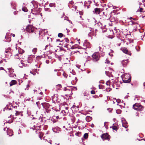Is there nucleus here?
Returning <instances> with one entry per match:
<instances>
[{
  "label": "nucleus",
  "instance_id": "f257e3e1",
  "mask_svg": "<svg viewBox=\"0 0 145 145\" xmlns=\"http://www.w3.org/2000/svg\"><path fill=\"white\" fill-rule=\"evenodd\" d=\"M34 57L33 55H30L28 57V60L25 61L24 60V59L23 57V55L22 54L19 53L14 56V58L16 59H18V61H20L22 64H25V63H27V61L28 63H31L32 62Z\"/></svg>",
  "mask_w": 145,
  "mask_h": 145
},
{
  "label": "nucleus",
  "instance_id": "f03ea898",
  "mask_svg": "<svg viewBox=\"0 0 145 145\" xmlns=\"http://www.w3.org/2000/svg\"><path fill=\"white\" fill-rule=\"evenodd\" d=\"M133 108L135 110L140 111L143 110L144 107L140 104L136 103L133 105Z\"/></svg>",
  "mask_w": 145,
  "mask_h": 145
},
{
  "label": "nucleus",
  "instance_id": "7ed1b4c3",
  "mask_svg": "<svg viewBox=\"0 0 145 145\" xmlns=\"http://www.w3.org/2000/svg\"><path fill=\"white\" fill-rule=\"evenodd\" d=\"M92 57L93 61H98L100 57L99 53L98 52H95L92 55Z\"/></svg>",
  "mask_w": 145,
  "mask_h": 145
},
{
  "label": "nucleus",
  "instance_id": "20e7f679",
  "mask_svg": "<svg viewBox=\"0 0 145 145\" xmlns=\"http://www.w3.org/2000/svg\"><path fill=\"white\" fill-rule=\"evenodd\" d=\"M34 27L32 25H29L26 27L25 30L27 32L30 33L34 32Z\"/></svg>",
  "mask_w": 145,
  "mask_h": 145
},
{
  "label": "nucleus",
  "instance_id": "39448f33",
  "mask_svg": "<svg viewBox=\"0 0 145 145\" xmlns=\"http://www.w3.org/2000/svg\"><path fill=\"white\" fill-rule=\"evenodd\" d=\"M101 10L100 9L98 8H95L93 11V13L96 14H99Z\"/></svg>",
  "mask_w": 145,
  "mask_h": 145
},
{
  "label": "nucleus",
  "instance_id": "423d86ee",
  "mask_svg": "<svg viewBox=\"0 0 145 145\" xmlns=\"http://www.w3.org/2000/svg\"><path fill=\"white\" fill-rule=\"evenodd\" d=\"M109 135L107 134H103L101 136V138L103 140H108L109 138Z\"/></svg>",
  "mask_w": 145,
  "mask_h": 145
},
{
  "label": "nucleus",
  "instance_id": "0eeeda50",
  "mask_svg": "<svg viewBox=\"0 0 145 145\" xmlns=\"http://www.w3.org/2000/svg\"><path fill=\"white\" fill-rule=\"evenodd\" d=\"M123 127L125 128H127L128 127V125L126 121L125 120H123L122 121Z\"/></svg>",
  "mask_w": 145,
  "mask_h": 145
},
{
  "label": "nucleus",
  "instance_id": "6e6552de",
  "mask_svg": "<svg viewBox=\"0 0 145 145\" xmlns=\"http://www.w3.org/2000/svg\"><path fill=\"white\" fill-rule=\"evenodd\" d=\"M127 77V76L126 75H125V79L123 80V81L125 83H129L131 81V78L129 77L127 79V78H126V77Z\"/></svg>",
  "mask_w": 145,
  "mask_h": 145
},
{
  "label": "nucleus",
  "instance_id": "1a4fd4ad",
  "mask_svg": "<svg viewBox=\"0 0 145 145\" xmlns=\"http://www.w3.org/2000/svg\"><path fill=\"white\" fill-rule=\"evenodd\" d=\"M122 51L123 52V53H124L129 55L130 56H131V53L126 48H124L122 50Z\"/></svg>",
  "mask_w": 145,
  "mask_h": 145
},
{
  "label": "nucleus",
  "instance_id": "9d476101",
  "mask_svg": "<svg viewBox=\"0 0 145 145\" xmlns=\"http://www.w3.org/2000/svg\"><path fill=\"white\" fill-rule=\"evenodd\" d=\"M89 30H90L91 32H89V33L88 34V35L91 36V35H92V36H96V35L95 34H94V32L93 31V29H92V28H89Z\"/></svg>",
  "mask_w": 145,
  "mask_h": 145
},
{
  "label": "nucleus",
  "instance_id": "9b49d317",
  "mask_svg": "<svg viewBox=\"0 0 145 145\" xmlns=\"http://www.w3.org/2000/svg\"><path fill=\"white\" fill-rule=\"evenodd\" d=\"M10 49H8L7 50H6L5 51V52L7 54H5V56L7 57L9 56H11V54L10 52Z\"/></svg>",
  "mask_w": 145,
  "mask_h": 145
},
{
  "label": "nucleus",
  "instance_id": "f8f14e48",
  "mask_svg": "<svg viewBox=\"0 0 145 145\" xmlns=\"http://www.w3.org/2000/svg\"><path fill=\"white\" fill-rule=\"evenodd\" d=\"M16 83L17 82L16 80H12L10 82V86H11L13 85L16 84Z\"/></svg>",
  "mask_w": 145,
  "mask_h": 145
},
{
  "label": "nucleus",
  "instance_id": "ddd939ff",
  "mask_svg": "<svg viewBox=\"0 0 145 145\" xmlns=\"http://www.w3.org/2000/svg\"><path fill=\"white\" fill-rule=\"evenodd\" d=\"M121 41V40L119 38H117V39L116 40V42H118V43L117 44V46H120L121 44V42H120Z\"/></svg>",
  "mask_w": 145,
  "mask_h": 145
},
{
  "label": "nucleus",
  "instance_id": "4468645a",
  "mask_svg": "<svg viewBox=\"0 0 145 145\" xmlns=\"http://www.w3.org/2000/svg\"><path fill=\"white\" fill-rule=\"evenodd\" d=\"M37 70L36 69H33L30 71L31 73L33 75H35L36 73Z\"/></svg>",
  "mask_w": 145,
  "mask_h": 145
},
{
  "label": "nucleus",
  "instance_id": "2eb2a0df",
  "mask_svg": "<svg viewBox=\"0 0 145 145\" xmlns=\"http://www.w3.org/2000/svg\"><path fill=\"white\" fill-rule=\"evenodd\" d=\"M128 63L127 60H123L122 62L121 63L123 66H124L126 65Z\"/></svg>",
  "mask_w": 145,
  "mask_h": 145
},
{
  "label": "nucleus",
  "instance_id": "dca6fc26",
  "mask_svg": "<svg viewBox=\"0 0 145 145\" xmlns=\"http://www.w3.org/2000/svg\"><path fill=\"white\" fill-rule=\"evenodd\" d=\"M92 119V118L89 116H87L86 118V120L88 122H89Z\"/></svg>",
  "mask_w": 145,
  "mask_h": 145
},
{
  "label": "nucleus",
  "instance_id": "f3484780",
  "mask_svg": "<svg viewBox=\"0 0 145 145\" xmlns=\"http://www.w3.org/2000/svg\"><path fill=\"white\" fill-rule=\"evenodd\" d=\"M88 44V42H84L83 43V46L82 48L84 49H86L87 47V45Z\"/></svg>",
  "mask_w": 145,
  "mask_h": 145
},
{
  "label": "nucleus",
  "instance_id": "a211bd4d",
  "mask_svg": "<svg viewBox=\"0 0 145 145\" xmlns=\"http://www.w3.org/2000/svg\"><path fill=\"white\" fill-rule=\"evenodd\" d=\"M42 106H43L44 108H45V109L46 108L45 107V106H48V104L47 103H42Z\"/></svg>",
  "mask_w": 145,
  "mask_h": 145
},
{
  "label": "nucleus",
  "instance_id": "6ab92c4d",
  "mask_svg": "<svg viewBox=\"0 0 145 145\" xmlns=\"http://www.w3.org/2000/svg\"><path fill=\"white\" fill-rule=\"evenodd\" d=\"M49 6L50 7H55V4L54 3H50Z\"/></svg>",
  "mask_w": 145,
  "mask_h": 145
},
{
  "label": "nucleus",
  "instance_id": "aec40b11",
  "mask_svg": "<svg viewBox=\"0 0 145 145\" xmlns=\"http://www.w3.org/2000/svg\"><path fill=\"white\" fill-rule=\"evenodd\" d=\"M9 76L10 77H15L16 76V75L15 74H13L12 73H10L9 74Z\"/></svg>",
  "mask_w": 145,
  "mask_h": 145
},
{
  "label": "nucleus",
  "instance_id": "412c9836",
  "mask_svg": "<svg viewBox=\"0 0 145 145\" xmlns=\"http://www.w3.org/2000/svg\"><path fill=\"white\" fill-rule=\"evenodd\" d=\"M8 70L10 73H13L14 72L13 70L11 68H9Z\"/></svg>",
  "mask_w": 145,
  "mask_h": 145
},
{
  "label": "nucleus",
  "instance_id": "4be33fe9",
  "mask_svg": "<svg viewBox=\"0 0 145 145\" xmlns=\"http://www.w3.org/2000/svg\"><path fill=\"white\" fill-rule=\"evenodd\" d=\"M56 87L58 90H59L61 88V84H58L56 86Z\"/></svg>",
  "mask_w": 145,
  "mask_h": 145
},
{
  "label": "nucleus",
  "instance_id": "5701e85b",
  "mask_svg": "<svg viewBox=\"0 0 145 145\" xmlns=\"http://www.w3.org/2000/svg\"><path fill=\"white\" fill-rule=\"evenodd\" d=\"M88 134L87 133H85L84 134V138H85L86 139L88 138Z\"/></svg>",
  "mask_w": 145,
  "mask_h": 145
},
{
  "label": "nucleus",
  "instance_id": "b1692460",
  "mask_svg": "<svg viewBox=\"0 0 145 145\" xmlns=\"http://www.w3.org/2000/svg\"><path fill=\"white\" fill-rule=\"evenodd\" d=\"M37 51V49L36 48H34L32 50V52L34 54Z\"/></svg>",
  "mask_w": 145,
  "mask_h": 145
},
{
  "label": "nucleus",
  "instance_id": "393cba45",
  "mask_svg": "<svg viewBox=\"0 0 145 145\" xmlns=\"http://www.w3.org/2000/svg\"><path fill=\"white\" fill-rule=\"evenodd\" d=\"M16 111V112L15 113V115L16 116H17L18 115H21L22 114L20 112H17Z\"/></svg>",
  "mask_w": 145,
  "mask_h": 145
},
{
  "label": "nucleus",
  "instance_id": "a878e982",
  "mask_svg": "<svg viewBox=\"0 0 145 145\" xmlns=\"http://www.w3.org/2000/svg\"><path fill=\"white\" fill-rule=\"evenodd\" d=\"M58 36L59 37L61 38L63 37V34L62 33H59L58 34Z\"/></svg>",
  "mask_w": 145,
  "mask_h": 145
},
{
  "label": "nucleus",
  "instance_id": "bb28decb",
  "mask_svg": "<svg viewBox=\"0 0 145 145\" xmlns=\"http://www.w3.org/2000/svg\"><path fill=\"white\" fill-rule=\"evenodd\" d=\"M44 10H45V11H48L49 12H50L51 11V10L49 8H45Z\"/></svg>",
  "mask_w": 145,
  "mask_h": 145
},
{
  "label": "nucleus",
  "instance_id": "cd10ccee",
  "mask_svg": "<svg viewBox=\"0 0 145 145\" xmlns=\"http://www.w3.org/2000/svg\"><path fill=\"white\" fill-rule=\"evenodd\" d=\"M69 45V44H66L64 45V47L66 48L67 49V50H68V46Z\"/></svg>",
  "mask_w": 145,
  "mask_h": 145
},
{
  "label": "nucleus",
  "instance_id": "c85d7f7f",
  "mask_svg": "<svg viewBox=\"0 0 145 145\" xmlns=\"http://www.w3.org/2000/svg\"><path fill=\"white\" fill-rule=\"evenodd\" d=\"M106 84L107 86H109L110 85V81H108L106 83Z\"/></svg>",
  "mask_w": 145,
  "mask_h": 145
},
{
  "label": "nucleus",
  "instance_id": "c756f323",
  "mask_svg": "<svg viewBox=\"0 0 145 145\" xmlns=\"http://www.w3.org/2000/svg\"><path fill=\"white\" fill-rule=\"evenodd\" d=\"M91 93L92 94H94L95 93V91L94 90H91Z\"/></svg>",
  "mask_w": 145,
  "mask_h": 145
},
{
  "label": "nucleus",
  "instance_id": "7c9ffc66",
  "mask_svg": "<svg viewBox=\"0 0 145 145\" xmlns=\"http://www.w3.org/2000/svg\"><path fill=\"white\" fill-rule=\"evenodd\" d=\"M98 48H99V50L100 51H103V48H102L100 47V46H99L98 47Z\"/></svg>",
  "mask_w": 145,
  "mask_h": 145
},
{
  "label": "nucleus",
  "instance_id": "2f4dec72",
  "mask_svg": "<svg viewBox=\"0 0 145 145\" xmlns=\"http://www.w3.org/2000/svg\"><path fill=\"white\" fill-rule=\"evenodd\" d=\"M116 101L118 103H119L121 101V100L120 99H116Z\"/></svg>",
  "mask_w": 145,
  "mask_h": 145
},
{
  "label": "nucleus",
  "instance_id": "473e14b6",
  "mask_svg": "<svg viewBox=\"0 0 145 145\" xmlns=\"http://www.w3.org/2000/svg\"><path fill=\"white\" fill-rule=\"evenodd\" d=\"M112 129L113 130H117V127L116 126H114L113 127Z\"/></svg>",
  "mask_w": 145,
  "mask_h": 145
},
{
  "label": "nucleus",
  "instance_id": "72a5a7b5",
  "mask_svg": "<svg viewBox=\"0 0 145 145\" xmlns=\"http://www.w3.org/2000/svg\"><path fill=\"white\" fill-rule=\"evenodd\" d=\"M22 10L24 12H27V10L26 9H25V8H22Z\"/></svg>",
  "mask_w": 145,
  "mask_h": 145
},
{
  "label": "nucleus",
  "instance_id": "f704fd0d",
  "mask_svg": "<svg viewBox=\"0 0 145 145\" xmlns=\"http://www.w3.org/2000/svg\"><path fill=\"white\" fill-rule=\"evenodd\" d=\"M105 63H110V61H108L107 59H106V61L105 62Z\"/></svg>",
  "mask_w": 145,
  "mask_h": 145
},
{
  "label": "nucleus",
  "instance_id": "c9c22d12",
  "mask_svg": "<svg viewBox=\"0 0 145 145\" xmlns=\"http://www.w3.org/2000/svg\"><path fill=\"white\" fill-rule=\"evenodd\" d=\"M107 110H108L109 112H111L112 110V109L111 108H108L107 109Z\"/></svg>",
  "mask_w": 145,
  "mask_h": 145
},
{
  "label": "nucleus",
  "instance_id": "e433bc0d",
  "mask_svg": "<svg viewBox=\"0 0 145 145\" xmlns=\"http://www.w3.org/2000/svg\"><path fill=\"white\" fill-rule=\"evenodd\" d=\"M69 3L72 5L74 3V2L72 1H71L69 2Z\"/></svg>",
  "mask_w": 145,
  "mask_h": 145
},
{
  "label": "nucleus",
  "instance_id": "4c0bfd02",
  "mask_svg": "<svg viewBox=\"0 0 145 145\" xmlns=\"http://www.w3.org/2000/svg\"><path fill=\"white\" fill-rule=\"evenodd\" d=\"M143 8H140V10H139V11L140 12H143Z\"/></svg>",
  "mask_w": 145,
  "mask_h": 145
},
{
  "label": "nucleus",
  "instance_id": "58836bf2",
  "mask_svg": "<svg viewBox=\"0 0 145 145\" xmlns=\"http://www.w3.org/2000/svg\"><path fill=\"white\" fill-rule=\"evenodd\" d=\"M46 63L47 64H48L49 63V61L48 60H46Z\"/></svg>",
  "mask_w": 145,
  "mask_h": 145
},
{
  "label": "nucleus",
  "instance_id": "ea45409f",
  "mask_svg": "<svg viewBox=\"0 0 145 145\" xmlns=\"http://www.w3.org/2000/svg\"><path fill=\"white\" fill-rule=\"evenodd\" d=\"M111 89H110V88H109V89H107V88H106V91H110V90Z\"/></svg>",
  "mask_w": 145,
  "mask_h": 145
},
{
  "label": "nucleus",
  "instance_id": "a19ab883",
  "mask_svg": "<svg viewBox=\"0 0 145 145\" xmlns=\"http://www.w3.org/2000/svg\"><path fill=\"white\" fill-rule=\"evenodd\" d=\"M0 70H4V68L3 67H1L0 68Z\"/></svg>",
  "mask_w": 145,
  "mask_h": 145
},
{
  "label": "nucleus",
  "instance_id": "79ce46f5",
  "mask_svg": "<svg viewBox=\"0 0 145 145\" xmlns=\"http://www.w3.org/2000/svg\"><path fill=\"white\" fill-rule=\"evenodd\" d=\"M109 55L111 56H113V54L111 53H109Z\"/></svg>",
  "mask_w": 145,
  "mask_h": 145
},
{
  "label": "nucleus",
  "instance_id": "37998d69",
  "mask_svg": "<svg viewBox=\"0 0 145 145\" xmlns=\"http://www.w3.org/2000/svg\"><path fill=\"white\" fill-rule=\"evenodd\" d=\"M65 40H66V42H69V40L68 39H66Z\"/></svg>",
  "mask_w": 145,
  "mask_h": 145
},
{
  "label": "nucleus",
  "instance_id": "c03bdc74",
  "mask_svg": "<svg viewBox=\"0 0 145 145\" xmlns=\"http://www.w3.org/2000/svg\"><path fill=\"white\" fill-rule=\"evenodd\" d=\"M79 13H80V15H82V14H83V13H82V12H80H80H79Z\"/></svg>",
  "mask_w": 145,
  "mask_h": 145
},
{
  "label": "nucleus",
  "instance_id": "a18cd8bd",
  "mask_svg": "<svg viewBox=\"0 0 145 145\" xmlns=\"http://www.w3.org/2000/svg\"><path fill=\"white\" fill-rule=\"evenodd\" d=\"M48 45H46V46H45V49L46 50V49L47 48V47H48Z\"/></svg>",
  "mask_w": 145,
  "mask_h": 145
},
{
  "label": "nucleus",
  "instance_id": "49530a36",
  "mask_svg": "<svg viewBox=\"0 0 145 145\" xmlns=\"http://www.w3.org/2000/svg\"><path fill=\"white\" fill-rule=\"evenodd\" d=\"M66 104V103L65 102L63 103L62 104L63 105V106L65 105Z\"/></svg>",
  "mask_w": 145,
  "mask_h": 145
},
{
  "label": "nucleus",
  "instance_id": "de8ad7c7",
  "mask_svg": "<svg viewBox=\"0 0 145 145\" xmlns=\"http://www.w3.org/2000/svg\"><path fill=\"white\" fill-rule=\"evenodd\" d=\"M68 109V107H66L65 108V109L66 110H67Z\"/></svg>",
  "mask_w": 145,
  "mask_h": 145
},
{
  "label": "nucleus",
  "instance_id": "09e8293b",
  "mask_svg": "<svg viewBox=\"0 0 145 145\" xmlns=\"http://www.w3.org/2000/svg\"><path fill=\"white\" fill-rule=\"evenodd\" d=\"M29 87V84H28L27 85V88H28Z\"/></svg>",
  "mask_w": 145,
  "mask_h": 145
},
{
  "label": "nucleus",
  "instance_id": "8fccbe9b",
  "mask_svg": "<svg viewBox=\"0 0 145 145\" xmlns=\"http://www.w3.org/2000/svg\"><path fill=\"white\" fill-rule=\"evenodd\" d=\"M136 116H139V114L138 113H137Z\"/></svg>",
  "mask_w": 145,
  "mask_h": 145
},
{
  "label": "nucleus",
  "instance_id": "3c124183",
  "mask_svg": "<svg viewBox=\"0 0 145 145\" xmlns=\"http://www.w3.org/2000/svg\"><path fill=\"white\" fill-rule=\"evenodd\" d=\"M56 118L57 119H58L59 118V117L58 116H57Z\"/></svg>",
  "mask_w": 145,
  "mask_h": 145
},
{
  "label": "nucleus",
  "instance_id": "603ef678",
  "mask_svg": "<svg viewBox=\"0 0 145 145\" xmlns=\"http://www.w3.org/2000/svg\"><path fill=\"white\" fill-rule=\"evenodd\" d=\"M64 91H66L67 90V88H65L64 89Z\"/></svg>",
  "mask_w": 145,
  "mask_h": 145
},
{
  "label": "nucleus",
  "instance_id": "864d4df0",
  "mask_svg": "<svg viewBox=\"0 0 145 145\" xmlns=\"http://www.w3.org/2000/svg\"><path fill=\"white\" fill-rule=\"evenodd\" d=\"M111 52L112 53L113 52V51L111 50Z\"/></svg>",
  "mask_w": 145,
  "mask_h": 145
},
{
  "label": "nucleus",
  "instance_id": "5fc2aeb1",
  "mask_svg": "<svg viewBox=\"0 0 145 145\" xmlns=\"http://www.w3.org/2000/svg\"><path fill=\"white\" fill-rule=\"evenodd\" d=\"M12 36L13 37H14L15 36V35L14 34H13L12 35Z\"/></svg>",
  "mask_w": 145,
  "mask_h": 145
},
{
  "label": "nucleus",
  "instance_id": "6e6d98bb",
  "mask_svg": "<svg viewBox=\"0 0 145 145\" xmlns=\"http://www.w3.org/2000/svg\"><path fill=\"white\" fill-rule=\"evenodd\" d=\"M73 88H74V89H75L76 90V89H77L76 87H73Z\"/></svg>",
  "mask_w": 145,
  "mask_h": 145
},
{
  "label": "nucleus",
  "instance_id": "4d7b16f0",
  "mask_svg": "<svg viewBox=\"0 0 145 145\" xmlns=\"http://www.w3.org/2000/svg\"><path fill=\"white\" fill-rule=\"evenodd\" d=\"M128 97V96H126L125 97V98H126V99H127Z\"/></svg>",
  "mask_w": 145,
  "mask_h": 145
},
{
  "label": "nucleus",
  "instance_id": "13d9d810",
  "mask_svg": "<svg viewBox=\"0 0 145 145\" xmlns=\"http://www.w3.org/2000/svg\"><path fill=\"white\" fill-rule=\"evenodd\" d=\"M60 108H59V109L58 110H56V111H59L60 110Z\"/></svg>",
  "mask_w": 145,
  "mask_h": 145
},
{
  "label": "nucleus",
  "instance_id": "bf43d9fd",
  "mask_svg": "<svg viewBox=\"0 0 145 145\" xmlns=\"http://www.w3.org/2000/svg\"><path fill=\"white\" fill-rule=\"evenodd\" d=\"M14 14H15V15H16V12H14Z\"/></svg>",
  "mask_w": 145,
  "mask_h": 145
},
{
  "label": "nucleus",
  "instance_id": "052dcab7",
  "mask_svg": "<svg viewBox=\"0 0 145 145\" xmlns=\"http://www.w3.org/2000/svg\"><path fill=\"white\" fill-rule=\"evenodd\" d=\"M54 129H55L53 128V129H52V130H53V131L54 132H55V131H54Z\"/></svg>",
  "mask_w": 145,
  "mask_h": 145
},
{
  "label": "nucleus",
  "instance_id": "680f3d73",
  "mask_svg": "<svg viewBox=\"0 0 145 145\" xmlns=\"http://www.w3.org/2000/svg\"><path fill=\"white\" fill-rule=\"evenodd\" d=\"M94 127V125L93 124H92L91 125V127Z\"/></svg>",
  "mask_w": 145,
  "mask_h": 145
},
{
  "label": "nucleus",
  "instance_id": "e2e57ef3",
  "mask_svg": "<svg viewBox=\"0 0 145 145\" xmlns=\"http://www.w3.org/2000/svg\"><path fill=\"white\" fill-rule=\"evenodd\" d=\"M97 31V29H95V33H96V32Z\"/></svg>",
  "mask_w": 145,
  "mask_h": 145
},
{
  "label": "nucleus",
  "instance_id": "0e129e2a",
  "mask_svg": "<svg viewBox=\"0 0 145 145\" xmlns=\"http://www.w3.org/2000/svg\"><path fill=\"white\" fill-rule=\"evenodd\" d=\"M105 123H106V122H105L104 123V125L105 127Z\"/></svg>",
  "mask_w": 145,
  "mask_h": 145
},
{
  "label": "nucleus",
  "instance_id": "69168bd1",
  "mask_svg": "<svg viewBox=\"0 0 145 145\" xmlns=\"http://www.w3.org/2000/svg\"><path fill=\"white\" fill-rule=\"evenodd\" d=\"M42 92H40V94H42Z\"/></svg>",
  "mask_w": 145,
  "mask_h": 145
},
{
  "label": "nucleus",
  "instance_id": "338daca9",
  "mask_svg": "<svg viewBox=\"0 0 145 145\" xmlns=\"http://www.w3.org/2000/svg\"><path fill=\"white\" fill-rule=\"evenodd\" d=\"M143 2H145V0H143Z\"/></svg>",
  "mask_w": 145,
  "mask_h": 145
},
{
  "label": "nucleus",
  "instance_id": "774afa93",
  "mask_svg": "<svg viewBox=\"0 0 145 145\" xmlns=\"http://www.w3.org/2000/svg\"><path fill=\"white\" fill-rule=\"evenodd\" d=\"M142 140H143L145 141V139L144 138H143L142 139Z\"/></svg>",
  "mask_w": 145,
  "mask_h": 145
}]
</instances>
